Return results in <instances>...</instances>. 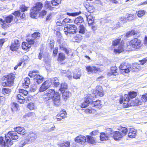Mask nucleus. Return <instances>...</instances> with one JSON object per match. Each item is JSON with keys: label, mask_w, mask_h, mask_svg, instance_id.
<instances>
[{"label": "nucleus", "mask_w": 147, "mask_h": 147, "mask_svg": "<svg viewBox=\"0 0 147 147\" xmlns=\"http://www.w3.org/2000/svg\"><path fill=\"white\" fill-rule=\"evenodd\" d=\"M18 138L16 131H11L5 135V139L3 137H0V144L1 147H9L13 144L11 139L13 140H17Z\"/></svg>", "instance_id": "obj_1"}, {"label": "nucleus", "mask_w": 147, "mask_h": 147, "mask_svg": "<svg viewBox=\"0 0 147 147\" xmlns=\"http://www.w3.org/2000/svg\"><path fill=\"white\" fill-rule=\"evenodd\" d=\"M120 104L123 103V106L125 107H128L130 106L139 105L142 103V102L138 99H135L129 102L128 96L125 95L123 98H120L119 100Z\"/></svg>", "instance_id": "obj_2"}, {"label": "nucleus", "mask_w": 147, "mask_h": 147, "mask_svg": "<svg viewBox=\"0 0 147 147\" xmlns=\"http://www.w3.org/2000/svg\"><path fill=\"white\" fill-rule=\"evenodd\" d=\"M47 95L53 99L55 105L59 106L61 105L60 95L58 92H55L53 89L49 90L47 93Z\"/></svg>", "instance_id": "obj_3"}, {"label": "nucleus", "mask_w": 147, "mask_h": 147, "mask_svg": "<svg viewBox=\"0 0 147 147\" xmlns=\"http://www.w3.org/2000/svg\"><path fill=\"white\" fill-rule=\"evenodd\" d=\"M15 76V73H11L7 76H4L6 79V81L3 82L2 85L3 86H10L12 85Z\"/></svg>", "instance_id": "obj_4"}, {"label": "nucleus", "mask_w": 147, "mask_h": 147, "mask_svg": "<svg viewBox=\"0 0 147 147\" xmlns=\"http://www.w3.org/2000/svg\"><path fill=\"white\" fill-rule=\"evenodd\" d=\"M42 7V4L40 2L37 3L35 6L33 7L30 10V16L32 18H35L37 16L39 11Z\"/></svg>", "instance_id": "obj_5"}, {"label": "nucleus", "mask_w": 147, "mask_h": 147, "mask_svg": "<svg viewBox=\"0 0 147 147\" xmlns=\"http://www.w3.org/2000/svg\"><path fill=\"white\" fill-rule=\"evenodd\" d=\"M141 41L140 40L138 39L137 38H134L131 40L129 42V45L127 46V49L128 51H130L132 50L130 49V47H131L134 49H138L140 46Z\"/></svg>", "instance_id": "obj_6"}, {"label": "nucleus", "mask_w": 147, "mask_h": 147, "mask_svg": "<svg viewBox=\"0 0 147 147\" xmlns=\"http://www.w3.org/2000/svg\"><path fill=\"white\" fill-rule=\"evenodd\" d=\"M63 30L66 35L68 34H74L76 32L77 27L74 25H70L64 28Z\"/></svg>", "instance_id": "obj_7"}, {"label": "nucleus", "mask_w": 147, "mask_h": 147, "mask_svg": "<svg viewBox=\"0 0 147 147\" xmlns=\"http://www.w3.org/2000/svg\"><path fill=\"white\" fill-rule=\"evenodd\" d=\"M20 94H18L16 98L18 100V102L20 103H22L25 101V98L23 96L27 95L28 94V92L24 89H20L19 90Z\"/></svg>", "instance_id": "obj_8"}, {"label": "nucleus", "mask_w": 147, "mask_h": 147, "mask_svg": "<svg viewBox=\"0 0 147 147\" xmlns=\"http://www.w3.org/2000/svg\"><path fill=\"white\" fill-rule=\"evenodd\" d=\"M113 130L111 128L107 129L106 133H102L100 134V138L101 140H106L108 139V138L112 135Z\"/></svg>", "instance_id": "obj_9"}, {"label": "nucleus", "mask_w": 147, "mask_h": 147, "mask_svg": "<svg viewBox=\"0 0 147 147\" xmlns=\"http://www.w3.org/2000/svg\"><path fill=\"white\" fill-rule=\"evenodd\" d=\"M20 46V44L19 40L17 39H15L14 42H12L10 48L12 51H17Z\"/></svg>", "instance_id": "obj_10"}, {"label": "nucleus", "mask_w": 147, "mask_h": 147, "mask_svg": "<svg viewBox=\"0 0 147 147\" xmlns=\"http://www.w3.org/2000/svg\"><path fill=\"white\" fill-rule=\"evenodd\" d=\"M91 95L88 94L87 96L85 98L84 102L82 103L81 107L82 108H84L86 107L88 105H90V103L92 101V99L91 98Z\"/></svg>", "instance_id": "obj_11"}, {"label": "nucleus", "mask_w": 147, "mask_h": 147, "mask_svg": "<svg viewBox=\"0 0 147 147\" xmlns=\"http://www.w3.org/2000/svg\"><path fill=\"white\" fill-rule=\"evenodd\" d=\"M51 84V83L49 81H46L43 82L39 89V91L40 92H42L49 88Z\"/></svg>", "instance_id": "obj_12"}, {"label": "nucleus", "mask_w": 147, "mask_h": 147, "mask_svg": "<svg viewBox=\"0 0 147 147\" xmlns=\"http://www.w3.org/2000/svg\"><path fill=\"white\" fill-rule=\"evenodd\" d=\"M119 69L124 70L125 73H128L130 71L131 66L129 64L127 63H122L120 65Z\"/></svg>", "instance_id": "obj_13"}, {"label": "nucleus", "mask_w": 147, "mask_h": 147, "mask_svg": "<svg viewBox=\"0 0 147 147\" xmlns=\"http://www.w3.org/2000/svg\"><path fill=\"white\" fill-rule=\"evenodd\" d=\"M113 138L115 140H120L124 136V135L119 131H117L114 132L113 131Z\"/></svg>", "instance_id": "obj_14"}, {"label": "nucleus", "mask_w": 147, "mask_h": 147, "mask_svg": "<svg viewBox=\"0 0 147 147\" xmlns=\"http://www.w3.org/2000/svg\"><path fill=\"white\" fill-rule=\"evenodd\" d=\"M86 70L88 72L93 74L97 73L100 71V69L96 67L88 66L86 67Z\"/></svg>", "instance_id": "obj_15"}, {"label": "nucleus", "mask_w": 147, "mask_h": 147, "mask_svg": "<svg viewBox=\"0 0 147 147\" xmlns=\"http://www.w3.org/2000/svg\"><path fill=\"white\" fill-rule=\"evenodd\" d=\"M37 133L35 132H30L27 136V139L30 143L33 142L37 138Z\"/></svg>", "instance_id": "obj_16"}, {"label": "nucleus", "mask_w": 147, "mask_h": 147, "mask_svg": "<svg viewBox=\"0 0 147 147\" xmlns=\"http://www.w3.org/2000/svg\"><path fill=\"white\" fill-rule=\"evenodd\" d=\"M86 137L84 136H79L75 138V141L80 144L84 145L86 141Z\"/></svg>", "instance_id": "obj_17"}, {"label": "nucleus", "mask_w": 147, "mask_h": 147, "mask_svg": "<svg viewBox=\"0 0 147 147\" xmlns=\"http://www.w3.org/2000/svg\"><path fill=\"white\" fill-rule=\"evenodd\" d=\"M59 39H58V40ZM57 42L60 44L59 47L60 49L65 51V53L67 55H69V50L68 49H67L65 47V43H61V41L57 40Z\"/></svg>", "instance_id": "obj_18"}, {"label": "nucleus", "mask_w": 147, "mask_h": 147, "mask_svg": "<svg viewBox=\"0 0 147 147\" xmlns=\"http://www.w3.org/2000/svg\"><path fill=\"white\" fill-rule=\"evenodd\" d=\"M67 113L65 110L61 111L60 113L57 115V118L58 120H61L66 117Z\"/></svg>", "instance_id": "obj_19"}, {"label": "nucleus", "mask_w": 147, "mask_h": 147, "mask_svg": "<svg viewBox=\"0 0 147 147\" xmlns=\"http://www.w3.org/2000/svg\"><path fill=\"white\" fill-rule=\"evenodd\" d=\"M14 130L18 134L24 135L26 132L24 128L21 127H18L14 128Z\"/></svg>", "instance_id": "obj_20"}, {"label": "nucleus", "mask_w": 147, "mask_h": 147, "mask_svg": "<svg viewBox=\"0 0 147 147\" xmlns=\"http://www.w3.org/2000/svg\"><path fill=\"white\" fill-rule=\"evenodd\" d=\"M96 93L99 96L102 97L104 95V92L102 86H97L96 87Z\"/></svg>", "instance_id": "obj_21"}, {"label": "nucleus", "mask_w": 147, "mask_h": 147, "mask_svg": "<svg viewBox=\"0 0 147 147\" xmlns=\"http://www.w3.org/2000/svg\"><path fill=\"white\" fill-rule=\"evenodd\" d=\"M61 72L63 75L66 76L69 80L71 79L72 75L71 71H66L65 70H61Z\"/></svg>", "instance_id": "obj_22"}, {"label": "nucleus", "mask_w": 147, "mask_h": 147, "mask_svg": "<svg viewBox=\"0 0 147 147\" xmlns=\"http://www.w3.org/2000/svg\"><path fill=\"white\" fill-rule=\"evenodd\" d=\"M100 100H98L96 101H92L90 103V105L92 106L95 107L97 108H100L101 107Z\"/></svg>", "instance_id": "obj_23"}, {"label": "nucleus", "mask_w": 147, "mask_h": 147, "mask_svg": "<svg viewBox=\"0 0 147 147\" xmlns=\"http://www.w3.org/2000/svg\"><path fill=\"white\" fill-rule=\"evenodd\" d=\"M136 131L134 128H131L129 129L128 134V136L131 138H135L136 134Z\"/></svg>", "instance_id": "obj_24"}, {"label": "nucleus", "mask_w": 147, "mask_h": 147, "mask_svg": "<svg viewBox=\"0 0 147 147\" xmlns=\"http://www.w3.org/2000/svg\"><path fill=\"white\" fill-rule=\"evenodd\" d=\"M43 78L42 76L39 75L37 76L36 78H34V81L36 82L38 84L41 83L43 81Z\"/></svg>", "instance_id": "obj_25"}, {"label": "nucleus", "mask_w": 147, "mask_h": 147, "mask_svg": "<svg viewBox=\"0 0 147 147\" xmlns=\"http://www.w3.org/2000/svg\"><path fill=\"white\" fill-rule=\"evenodd\" d=\"M74 22L75 24L79 25L84 22V19L82 17L79 16L75 19Z\"/></svg>", "instance_id": "obj_26"}, {"label": "nucleus", "mask_w": 147, "mask_h": 147, "mask_svg": "<svg viewBox=\"0 0 147 147\" xmlns=\"http://www.w3.org/2000/svg\"><path fill=\"white\" fill-rule=\"evenodd\" d=\"M139 32V31L132 30L130 31L127 32L125 36L127 37H129L135 34L137 35V34H138Z\"/></svg>", "instance_id": "obj_27"}, {"label": "nucleus", "mask_w": 147, "mask_h": 147, "mask_svg": "<svg viewBox=\"0 0 147 147\" xmlns=\"http://www.w3.org/2000/svg\"><path fill=\"white\" fill-rule=\"evenodd\" d=\"M13 16L12 15H9L5 16L4 18L5 22L7 23H10L13 20Z\"/></svg>", "instance_id": "obj_28"}, {"label": "nucleus", "mask_w": 147, "mask_h": 147, "mask_svg": "<svg viewBox=\"0 0 147 147\" xmlns=\"http://www.w3.org/2000/svg\"><path fill=\"white\" fill-rule=\"evenodd\" d=\"M30 143V142L26 138L22 140L19 144L20 147H23L25 145Z\"/></svg>", "instance_id": "obj_29"}, {"label": "nucleus", "mask_w": 147, "mask_h": 147, "mask_svg": "<svg viewBox=\"0 0 147 147\" xmlns=\"http://www.w3.org/2000/svg\"><path fill=\"white\" fill-rule=\"evenodd\" d=\"M38 71H34L32 72H29L28 75L31 78H36L37 76L39 75Z\"/></svg>", "instance_id": "obj_30"}, {"label": "nucleus", "mask_w": 147, "mask_h": 147, "mask_svg": "<svg viewBox=\"0 0 147 147\" xmlns=\"http://www.w3.org/2000/svg\"><path fill=\"white\" fill-rule=\"evenodd\" d=\"M137 94L136 92L134 91H132L129 92L128 95L125 94V95L128 96L129 102V101H130V98L131 99L135 98L137 96Z\"/></svg>", "instance_id": "obj_31"}, {"label": "nucleus", "mask_w": 147, "mask_h": 147, "mask_svg": "<svg viewBox=\"0 0 147 147\" xmlns=\"http://www.w3.org/2000/svg\"><path fill=\"white\" fill-rule=\"evenodd\" d=\"M30 83V80L29 78L28 77H26L24 79L23 82L22 83L23 85L26 86V88H27L28 87Z\"/></svg>", "instance_id": "obj_32"}, {"label": "nucleus", "mask_w": 147, "mask_h": 147, "mask_svg": "<svg viewBox=\"0 0 147 147\" xmlns=\"http://www.w3.org/2000/svg\"><path fill=\"white\" fill-rule=\"evenodd\" d=\"M111 75L116 76L118 74V73L117 71V68L115 66L111 67Z\"/></svg>", "instance_id": "obj_33"}, {"label": "nucleus", "mask_w": 147, "mask_h": 147, "mask_svg": "<svg viewBox=\"0 0 147 147\" xmlns=\"http://www.w3.org/2000/svg\"><path fill=\"white\" fill-rule=\"evenodd\" d=\"M22 49L25 50H26L30 47L31 46L29 45L28 43L26 42H23L22 44Z\"/></svg>", "instance_id": "obj_34"}, {"label": "nucleus", "mask_w": 147, "mask_h": 147, "mask_svg": "<svg viewBox=\"0 0 147 147\" xmlns=\"http://www.w3.org/2000/svg\"><path fill=\"white\" fill-rule=\"evenodd\" d=\"M123 51V46L122 45H120L117 48L115 49L114 52L115 53H120Z\"/></svg>", "instance_id": "obj_35"}, {"label": "nucleus", "mask_w": 147, "mask_h": 147, "mask_svg": "<svg viewBox=\"0 0 147 147\" xmlns=\"http://www.w3.org/2000/svg\"><path fill=\"white\" fill-rule=\"evenodd\" d=\"M32 37L35 39H39L40 36V34L38 32H36L32 35Z\"/></svg>", "instance_id": "obj_36"}, {"label": "nucleus", "mask_w": 147, "mask_h": 147, "mask_svg": "<svg viewBox=\"0 0 147 147\" xmlns=\"http://www.w3.org/2000/svg\"><path fill=\"white\" fill-rule=\"evenodd\" d=\"M0 24L1 25L2 28L4 29H5L9 27V25L5 23V20L1 18H0Z\"/></svg>", "instance_id": "obj_37"}, {"label": "nucleus", "mask_w": 147, "mask_h": 147, "mask_svg": "<svg viewBox=\"0 0 147 147\" xmlns=\"http://www.w3.org/2000/svg\"><path fill=\"white\" fill-rule=\"evenodd\" d=\"M12 14L14 15L15 18L16 19V20H14L15 21H17L18 20V19L20 18V15L22 14V13H20V11H15L13 13H12Z\"/></svg>", "instance_id": "obj_38"}, {"label": "nucleus", "mask_w": 147, "mask_h": 147, "mask_svg": "<svg viewBox=\"0 0 147 147\" xmlns=\"http://www.w3.org/2000/svg\"><path fill=\"white\" fill-rule=\"evenodd\" d=\"M52 82H53V84L55 86L57 87L59 85V80L56 77H55L51 79Z\"/></svg>", "instance_id": "obj_39"}, {"label": "nucleus", "mask_w": 147, "mask_h": 147, "mask_svg": "<svg viewBox=\"0 0 147 147\" xmlns=\"http://www.w3.org/2000/svg\"><path fill=\"white\" fill-rule=\"evenodd\" d=\"M67 84L63 82L61 83V86L59 89V90L61 92H62L64 91L65 89H67Z\"/></svg>", "instance_id": "obj_40"}, {"label": "nucleus", "mask_w": 147, "mask_h": 147, "mask_svg": "<svg viewBox=\"0 0 147 147\" xmlns=\"http://www.w3.org/2000/svg\"><path fill=\"white\" fill-rule=\"evenodd\" d=\"M81 76V72L79 71H76V72L74 73L73 78L76 79H78L80 78Z\"/></svg>", "instance_id": "obj_41"}, {"label": "nucleus", "mask_w": 147, "mask_h": 147, "mask_svg": "<svg viewBox=\"0 0 147 147\" xmlns=\"http://www.w3.org/2000/svg\"><path fill=\"white\" fill-rule=\"evenodd\" d=\"M86 137L87 142L88 143L93 144L95 142L94 139L92 136H86Z\"/></svg>", "instance_id": "obj_42"}, {"label": "nucleus", "mask_w": 147, "mask_h": 147, "mask_svg": "<svg viewBox=\"0 0 147 147\" xmlns=\"http://www.w3.org/2000/svg\"><path fill=\"white\" fill-rule=\"evenodd\" d=\"M81 13V12L79 11V12H75L73 13H69L67 12L65 14L69 16H71L72 17H75L76 16H78Z\"/></svg>", "instance_id": "obj_43"}, {"label": "nucleus", "mask_w": 147, "mask_h": 147, "mask_svg": "<svg viewBox=\"0 0 147 147\" xmlns=\"http://www.w3.org/2000/svg\"><path fill=\"white\" fill-rule=\"evenodd\" d=\"M65 58L64 54L62 53L59 54L58 60L59 61H61L64 60Z\"/></svg>", "instance_id": "obj_44"}, {"label": "nucleus", "mask_w": 147, "mask_h": 147, "mask_svg": "<svg viewBox=\"0 0 147 147\" xmlns=\"http://www.w3.org/2000/svg\"><path fill=\"white\" fill-rule=\"evenodd\" d=\"M86 7L88 11L90 13H93L95 9L93 6H88Z\"/></svg>", "instance_id": "obj_45"}, {"label": "nucleus", "mask_w": 147, "mask_h": 147, "mask_svg": "<svg viewBox=\"0 0 147 147\" xmlns=\"http://www.w3.org/2000/svg\"><path fill=\"white\" fill-rule=\"evenodd\" d=\"M119 130L122 132V133L124 135V136L126 135L128 131L127 128L125 127H121Z\"/></svg>", "instance_id": "obj_46"}, {"label": "nucleus", "mask_w": 147, "mask_h": 147, "mask_svg": "<svg viewBox=\"0 0 147 147\" xmlns=\"http://www.w3.org/2000/svg\"><path fill=\"white\" fill-rule=\"evenodd\" d=\"M11 92V90L9 88H4L2 90V93L4 94H9Z\"/></svg>", "instance_id": "obj_47"}, {"label": "nucleus", "mask_w": 147, "mask_h": 147, "mask_svg": "<svg viewBox=\"0 0 147 147\" xmlns=\"http://www.w3.org/2000/svg\"><path fill=\"white\" fill-rule=\"evenodd\" d=\"M85 32V28L83 25H80L79 26V33L84 34Z\"/></svg>", "instance_id": "obj_48"}, {"label": "nucleus", "mask_w": 147, "mask_h": 147, "mask_svg": "<svg viewBox=\"0 0 147 147\" xmlns=\"http://www.w3.org/2000/svg\"><path fill=\"white\" fill-rule=\"evenodd\" d=\"M55 33L56 34L58 38L57 39V40L58 39V40H59V41H61V38L62 37V34L59 31H55Z\"/></svg>", "instance_id": "obj_49"}, {"label": "nucleus", "mask_w": 147, "mask_h": 147, "mask_svg": "<svg viewBox=\"0 0 147 147\" xmlns=\"http://www.w3.org/2000/svg\"><path fill=\"white\" fill-rule=\"evenodd\" d=\"M121 39V38L115 40L112 42V44L113 46H115L117 45L120 42Z\"/></svg>", "instance_id": "obj_50"}, {"label": "nucleus", "mask_w": 147, "mask_h": 147, "mask_svg": "<svg viewBox=\"0 0 147 147\" xmlns=\"http://www.w3.org/2000/svg\"><path fill=\"white\" fill-rule=\"evenodd\" d=\"M70 143L68 142H67L63 143L60 145L59 147H70Z\"/></svg>", "instance_id": "obj_51"}, {"label": "nucleus", "mask_w": 147, "mask_h": 147, "mask_svg": "<svg viewBox=\"0 0 147 147\" xmlns=\"http://www.w3.org/2000/svg\"><path fill=\"white\" fill-rule=\"evenodd\" d=\"M64 25L66 23H71L73 22V20L68 18H65L62 21Z\"/></svg>", "instance_id": "obj_52"}, {"label": "nucleus", "mask_w": 147, "mask_h": 147, "mask_svg": "<svg viewBox=\"0 0 147 147\" xmlns=\"http://www.w3.org/2000/svg\"><path fill=\"white\" fill-rule=\"evenodd\" d=\"M61 92L63 93V96L65 98L67 99L68 98L70 94V93L68 92H64L63 91Z\"/></svg>", "instance_id": "obj_53"}, {"label": "nucleus", "mask_w": 147, "mask_h": 147, "mask_svg": "<svg viewBox=\"0 0 147 147\" xmlns=\"http://www.w3.org/2000/svg\"><path fill=\"white\" fill-rule=\"evenodd\" d=\"M135 16L133 14H129L128 15L127 18H126V20H127L131 21L133 20Z\"/></svg>", "instance_id": "obj_54"}, {"label": "nucleus", "mask_w": 147, "mask_h": 147, "mask_svg": "<svg viewBox=\"0 0 147 147\" xmlns=\"http://www.w3.org/2000/svg\"><path fill=\"white\" fill-rule=\"evenodd\" d=\"M145 14V12L144 10H140L137 13V15L138 17H141Z\"/></svg>", "instance_id": "obj_55"}, {"label": "nucleus", "mask_w": 147, "mask_h": 147, "mask_svg": "<svg viewBox=\"0 0 147 147\" xmlns=\"http://www.w3.org/2000/svg\"><path fill=\"white\" fill-rule=\"evenodd\" d=\"M35 115L33 112H30L28 113L26 115V116L28 117H30L34 118L35 117Z\"/></svg>", "instance_id": "obj_56"}, {"label": "nucleus", "mask_w": 147, "mask_h": 147, "mask_svg": "<svg viewBox=\"0 0 147 147\" xmlns=\"http://www.w3.org/2000/svg\"><path fill=\"white\" fill-rule=\"evenodd\" d=\"M60 2V0H52V4L53 6H56L58 5Z\"/></svg>", "instance_id": "obj_57"}, {"label": "nucleus", "mask_w": 147, "mask_h": 147, "mask_svg": "<svg viewBox=\"0 0 147 147\" xmlns=\"http://www.w3.org/2000/svg\"><path fill=\"white\" fill-rule=\"evenodd\" d=\"M28 7H26L23 5H21L20 7V9L21 11L22 12H24L27 11L28 10Z\"/></svg>", "instance_id": "obj_58"}, {"label": "nucleus", "mask_w": 147, "mask_h": 147, "mask_svg": "<svg viewBox=\"0 0 147 147\" xmlns=\"http://www.w3.org/2000/svg\"><path fill=\"white\" fill-rule=\"evenodd\" d=\"M141 98L143 102H147V93L142 95V96Z\"/></svg>", "instance_id": "obj_59"}, {"label": "nucleus", "mask_w": 147, "mask_h": 147, "mask_svg": "<svg viewBox=\"0 0 147 147\" xmlns=\"http://www.w3.org/2000/svg\"><path fill=\"white\" fill-rule=\"evenodd\" d=\"M27 42L31 46L32 45H33L34 43V40L32 39L27 38L26 39Z\"/></svg>", "instance_id": "obj_60"}, {"label": "nucleus", "mask_w": 147, "mask_h": 147, "mask_svg": "<svg viewBox=\"0 0 147 147\" xmlns=\"http://www.w3.org/2000/svg\"><path fill=\"white\" fill-rule=\"evenodd\" d=\"M28 108L30 110H32L34 109V105L33 103H30L27 105Z\"/></svg>", "instance_id": "obj_61"}, {"label": "nucleus", "mask_w": 147, "mask_h": 147, "mask_svg": "<svg viewBox=\"0 0 147 147\" xmlns=\"http://www.w3.org/2000/svg\"><path fill=\"white\" fill-rule=\"evenodd\" d=\"M91 134L92 135L95 136L98 135L99 132L98 130H96L92 132Z\"/></svg>", "instance_id": "obj_62"}, {"label": "nucleus", "mask_w": 147, "mask_h": 147, "mask_svg": "<svg viewBox=\"0 0 147 147\" xmlns=\"http://www.w3.org/2000/svg\"><path fill=\"white\" fill-rule=\"evenodd\" d=\"M54 41L53 40H50L49 42V47L51 49H52L54 47Z\"/></svg>", "instance_id": "obj_63"}, {"label": "nucleus", "mask_w": 147, "mask_h": 147, "mask_svg": "<svg viewBox=\"0 0 147 147\" xmlns=\"http://www.w3.org/2000/svg\"><path fill=\"white\" fill-rule=\"evenodd\" d=\"M47 13V11L45 10H42L40 13V17H42L43 16L45 15Z\"/></svg>", "instance_id": "obj_64"}]
</instances>
